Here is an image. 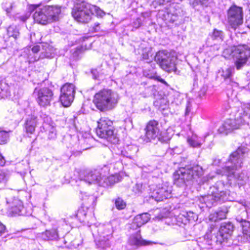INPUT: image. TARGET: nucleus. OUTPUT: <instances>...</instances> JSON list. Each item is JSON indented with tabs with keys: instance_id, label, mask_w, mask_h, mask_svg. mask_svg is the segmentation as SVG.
Here are the masks:
<instances>
[{
	"instance_id": "nucleus-44",
	"label": "nucleus",
	"mask_w": 250,
	"mask_h": 250,
	"mask_svg": "<svg viewBox=\"0 0 250 250\" xmlns=\"http://www.w3.org/2000/svg\"><path fill=\"white\" fill-rule=\"evenodd\" d=\"M12 7L13 5L10 2H6L3 4V8L7 13H10L11 12Z\"/></svg>"
},
{
	"instance_id": "nucleus-40",
	"label": "nucleus",
	"mask_w": 250,
	"mask_h": 250,
	"mask_svg": "<svg viewBox=\"0 0 250 250\" xmlns=\"http://www.w3.org/2000/svg\"><path fill=\"white\" fill-rule=\"evenodd\" d=\"M170 1V0H152L151 6H153L154 8H156L159 5L165 4Z\"/></svg>"
},
{
	"instance_id": "nucleus-53",
	"label": "nucleus",
	"mask_w": 250,
	"mask_h": 250,
	"mask_svg": "<svg viewBox=\"0 0 250 250\" xmlns=\"http://www.w3.org/2000/svg\"><path fill=\"white\" fill-rule=\"evenodd\" d=\"M139 228H140V226H137V224H135L134 219L132 223L130 224V228L133 230H136Z\"/></svg>"
},
{
	"instance_id": "nucleus-2",
	"label": "nucleus",
	"mask_w": 250,
	"mask_h": 250,
	"mask_svg": "<svg viewBox=\"0 0 250 250\" xmlns=\"http://www.w3.org/2000/svg\"><path fill=\"white\" fill-rule=\"evenodd\" d=\"M119 100L117 92L109 89H104L95 94L93 102L99 110L106 112L115 108Z\"/></svg>"
},
{
	"instance_id": "nucleus-27",
	"label": "nucleus",
	"mask_w": 250,
	"mask_h": 250,
	"mask_svg": "<svg viewBox=\"0 0 250 250\" xmlns=\"http://www.w3.org/2000/svg\"><path fill=\"white\" fill-rule=\"evenodd\" d=\"M149 219V215L147 213L139 214L136 216L134 218V223L135 224H137V226H139L141 227L142 226L146 223Z\"/></svg>"
},
{
	"instance_id": "nucleus-54",
	"label": "nucleus",
	"mask_w": 250,
	"mask_h": 250,
	"mask_svg": "<svg viewBox=\"0 0 250 250\" xmlns=\"http://www.w3.org/2000/svg\"><path fill=\"white\" fill-rule=\"evenodd\" d=\"M99 25L98 23H95L94 26L93 27L95 32H98L99 31L100 29Z\"/></svg>"
},
{
	"instance_id": "nucleus-12",
	"label": "nucleus",
	"mask_w": 250,
	"mask_h": 250,
	"mask_svg": "<svg viewBox=\"0 0 250 250\" xmlns=\"http://www.w3.org/2000/svg\"><path fill=\"white\" fill-rule=\"evenodd\" d=\"M227 20L231 28L235 29L243 23V11L242 7L232 5L228 10Z\"/></svg>"
},
{
	"instance_id": "nucleus-64",
	"label": "nucleus",
	"mask_w": 250,
	"mask_h": 250,
	"mask_svg": "<svg viewBox=\"0 0 250 250\" xmlns=\"http://www.w3.org/2000/svg\"><path fill=\"white\" fill-rule=\"evenodd\" d=\"M152 171V169L150 170L148 172Z\"/></svg>"
},
{
	"instance_id": "nucleus-25",
	"label": "nucleus",
	"mask_w": 250,
	"mask_h": 250,
	"mask_svg": "<svg viewBox=\"0 0 250 250\" xmlns=\"http://www.w3.org/2000/svg\"><path fill=\"white\" fill-rule=\"evenodd\" d=\"M188 144L193 147H200L204 142V140L196 134H193L187 140Z\"/></svg>"
},
{
	"instance_id": "nucleus-23",
	"label": "nucleus",
	"mask_w": 250,
	"mask_h": 250,
	"mask_svg": "<svg viewBox=\"0 0 250 250\" xmlns=\"http://www.w3.org/2000/svg\"><path fill=\"white\" fill-rule=\"evenodd\" d=\"M37 125V118L34 115L29 116L24 124L25 128L27 133H33Z\"/></svg>"
},
{
	"instance_id": "nucleus-3",
	"label": "nucleus",
	"mask_w": 250,
	"mask_h": 250,
	"mask_svg": "<svg viewBox=\"0 0 250 250\" xmlns=\"http://www.w3.org/2000/svg\"><path fill=\"white\" fill-rule=\"evenodd\" d=\"M203 174V169L199 166L190 168H180L173 173L174 184L179 187L187 186L195 181L198 182V179Z\"/></svg>"
},
{
	"instance_id": "nucleus-18",
	"label": "nucleus",
	"mask_w": 250,
	"mask_h": 250,
	"mask_svg": "<svg viewBox=\"0 0 250 250\" xmlns=\"http://www.w3.org/2000/svg\"><path fill=\"white\" fill-rule=\"evenodd\" d=\"M147 242L143 240L140 233V230L138 231L135 234L131 235L128 238L126 247L129 250H134L139 247L147 245Z\"/></svg>"
},
{
	"instance_id": "nucleus-41",
	"label": "nucleus",
	"mask_w": 250,
	"mask_h": 250,
	"mask_svg": "<svg viewBox=\"0 0 250 250\" xmlns=\"http://www.w3.org/2000/svg\"><path fill=\"white\" fill-rule=\"evenodd\" d=\"M50 47L49 46H47L45 49L44 52H42L41 54L40 55L41 56L40 59H43L44 58H51L52 57V53L50 52Z\"/></svg>"
},
{
	"instance_id": "nucleus-16",
	"label": "nucleus",
	"mask_w": 250,
	"mask_h": 250,
	"mask_svg": "<svg viewBox=\"0 0 250 250\" xmlns=\"http://www.w3.org/2000/svg\"><path fill=\"white\" fill-rule=\"evenodd\" d=\"M171 187L164 185L155 189L151 197L157 202L162 201L171 197Z\"/></svg>"
},
{
	"instance_id": "nucleus-38",
	"label": "nucleus",
	"mask_w": 250,
	"mask_h": 250,
	"mask_svg": "<svg viewBox=\"0 0 250 250\" xmlns=\"http://www.w3.org/2000/svg\"><path fill=\"white\" fill-rule=\"evenodd\" d=\"M9 138L8 133L5 131H0V144H6Z\"/></svg>"
},
{
	"instance_id": "nucleus-35",
	"label": "nucleus",
	"mask_w": 250,
	"mask_h": 250,
	"mask_svg": "<svg viewBox=\"0 0 250 250\" xmlns=\"http://www.w3.org/2000/svg\"><path fill=\"white\" fill-rule=\"evenodd\" d=\"M184 214H186L188 221V223L194 222L197 219V216L196 214L192 211H184Z\"/></svg>"
},
{
	"instance_id": "nucleus-7",
	"label": "nucleus",
	"mask_w": 250,
	"mask_h": 250,
	"mask_svg": "<svg viewBox=\"0 0 250 250\" xmlns=\"http://www.w3.org/2000/svg\"><path fill=\"white\" fill-rule=\"evenodd\" d=\"M223 54L225 58L226 55H231L236 69L240 70L246 64L250 57V48L246 45H239L225 49Z\"/></svg>"
},
{
	"instance_id": "nucleus-55",
	"label": "nucleus",
	"mask_w": 250,
	"mask_h": 250,
	"mask_svg": "<svg viewBox=\"0 0 250 250\" xmlns=\"http://www.w3.org/2000/svg\"><path fill=\"white\" fill-rule=\"evenodd\" d=\"M29 17V16L25 15L20 17L19 18L23 22H24Z\"/></svg>"
},
{
	"instance_id": "nucleus-22",
	"label": "nucleus",
	"mask_w": 250,
	"mask_h": 250,
	"mask_svg": "<svg viewBox=\"0 0 250 250\" xmlns=\"http://www.w3.org/2000/svg\"><path fill=\"white\" fill-rule=\"evenodd\" d=\"M234 73V68L233 67H228L221 68L218 71V74L223 78L225 82L228 83H233L232 77Z\"/></svg>"
},
{
	"instance_id": "nucleus-6",
	"label": "nucleus",
	"mask_w": 250,
	"mask_h": 250,
	"mask_svg": "<svg viewBox=\"0 0 250 250\" xmlns=\"http://www.w3.org/2000/svg\"><path fill=\"white\" fill-rule=\"evenodd\" d=\"M95 8L83 0H76L71 14L74 19L80 22L87 23L91 19L92 9Z\"/></svg>"
},
{
	"instance_id": "nucleus-14",
	"label": "nucleus",
	"mask_w": 250,
	"mask_h": 250,
	"mask_svg": "<svg viewBox=\"0 0 250 250\" xmlns=\"http://www.w3.org/2000/svg\"><path fill=\"white\" fill-rule=\"evenodd\" d=\"M34 94L37 97L38 103L42 106L49 105L53 99V91L48 87H43L40 89L36 88Z\"/></svg>"
},
{
	"instance_id": "nucleus-21",
	"label": "nucleus",
	"mask_w": 250,
	"mask_h": 250,
	"mask_svg": "<svg viewBox=\"0 0 250 250\" xmlns=\"http://www.w3.org/2000/svg\"><path fill=\"white\" fill-rule=\"evenodd\" d=\"M44 7L45 8L44 11L46 12L47 15H48L51 22L58 20L59 16L61 12L60 7L49 5Z\"/></svg>"
},
{
	"instance_id": "nucleus-10",
	"label": "nucleus",
	"mask_w": 250,
	"mask_h": 250,
	"mask_svg": "<svg viewBox=\"0 0 250 250\" xmlns=\"http://www.w3.org/2000/svg\"><path fill=\"white\" fill-rule=\"evenodd\" d=\"M155 61L163 70L167 72L176 70V58L167 50L158 52L155 56Z\"/></svg>"
},
{
	"instance_id": "nucleus-34",
	"label": "nucleus",
	"mask_w": 250,
	"mask_h": 250,
	"mask_svg": "<svg viewBox=\"0 0 250 250\" xmlns=\"http://www.w3.org/2000/svg\"><path fill=\"white\" fill-rule=\"evenodd\" d=\"M25 213L22 202L21 200L17 201V214L23 215Z\"/></svg>"
},
{
	"instance_id": "nucleus-58",
	"label": "nucleus",
	"mask_w": 250,
	"mask_h": 250,
	"mask_svg": "<svg viewBox=\"0 0 250 250\" xmlns=\"http://www.w3.org/2000/svg\"><path fill=\"white\" fill-rule=\"evenodd\" d=\"M165 216L164 215H158L156 217V218L158 219V220H160L161 219H162L163 217H164Z\"/></svg>"
},
{
	"instance_id": "nucleus-13",
	"label": "nucleus",
	"mask_w": 250,
	"mask_h": 250,
	"mask_svg": "<svg viewBox=\"0 0 250 250\" xmlns=\"http://www.w3.org/2000/svg\"><path fill=\"white\" fill-rule=\"evenodd\" d=\"M75 93V86L72 83H65L62 87L60 99L64 107H68L71 104L74 100Z\"/></svg>"
},
{
	"instance_id": "nucleus-59",
	"label": "nucleus",
	"mask_w": 250,
	"mask_h": 250,
	"mask_svg": "<svg viewBox=\"0 0 250 250\" xmlns=\"http://www.w3.org/2000/svg\"><path fill=\"white\" fill-rule=\"evenodd\" d=\"M247 22L248 23V27L250 29V21H247Z\"/></svg>"
},
{
	"instance_id": "nucleus-30",
	"label": "nucleus",
	"mask_w": 250,
	"mask_h": 250,
	"mask_svg": "<svg viewBox=\"0 0 250 250\" xmlns=\"http://www.w3.org/2000/svg\"><path fill=\"white\" fill-rule=\"evenodd\" d=\"M10 92L7 84L4 82H0V98H5L10 96Z\"/></svg>"
},
{
	"instance_id": "nucleus-37",
	"label": "nucleus",
	"mask_w": 250,
	"mask_h": 250,
	"mask_svg": "<svg viewBox=\"0 0 250 250\" xmlns=\"http://www.w3.org/2000/svg\"><path fill=\"white\" fill-rule=\"evenodd\" d=\"M10 177V174L8 172L4 171H0V183L5 184Z\"/></svg>"
},
{
	"instance_id": "nucleus-17",
	"label": "nucleus",
	"mask_w": 250,
	"mask_h": 250,
	"mask_svg": "<svg viewBox=\"0 0 250 250\" xmlns=\"http://www.w3.org/2000/svg\"><path fill=\"white\" fill-rule=\"evenodd\" d=\"M102 235L100 239L96 242V246L98 248L104 249L110 246L109 239L112 237V230L110 226L105 227V230L101 232Z\"/></svg>"
},
{
	"instance_id": "nucleus-32",
	"label": "nucleus",
	"mask_w": 250,
	"mask_h": 250,
	"mask_svg": "<svg viewBox=\"0 0 250 250\" xmlns=\"http://www.w3.org/2000/svg\"><path fill=\"white\" fill-rule=\"evenodd\" d=\"M7 203L8 205L7 211L6 212L7 215L8 216L13 217L15 215V211H16V208H15V202L14 201H13L11 203L7 200Z\"/></svg>"
},
{
	"instance_id": "nucleus-4",
	"label": "nucleus",
	"mask_w": 250,
	"mask_h": 250,
	"mask_svg": "<svg viewBox=\"0 0 250 250\" xmlns=\"http://www.w3.org/2000/svg\"><path fill=\"white\" fill-rule=\"evenodd\" d=\"M233 230L234 226L231 222L222 223L216 234H212L211 231L206 233L204 243L209 247L215 244L221 245L231 236Z\"/></svg>"
},
{
	"instance_id": "nucleus-19",
	"label": "nucleus",
	"mask_w": 250,
	"mask_h": 250,
	"mask_svg": "<svg viewBox=\"0 0 250 250\" xmlns=\"http://www.w3.org/2000/svg\"><path fill=\"white\" fill-rule=\"evenodd\" d=\"M158 16L165 21L166 23H173L177 21L179 18L178 15L177 13H172L171 9L159 10Z\"/></svg>"
},
{
	"instance_id": "nucleus-36",
	"label": "nucleus",
	"mask_w": 250,
	"mask_h": 250,
	"mask_svg": "<svg viewBox=\"0 0 250 250\" xmlns=\"http://www.w3.org/2000/svg\"><path fill=\"white\" fill-rule=\"evenodd\" d=\"M177 221L180 226L181 224L186 225L188 223V221L186 214H184V211H182L177 217Z\"/></svg>"
},
{
	"instance_id": "nucleus-39",
	"label": "nucleus",
	"mask_w": 250,
	"mask_h": 250,
	"mask_svg": "<svg viewBox=\"0 0 250 250\" xmlns=\"http://www.w3.org/2000/svg\"><path fill=\"white\" fill-rule=\"evenodd\" d=\"M115 206L118 209H124L126 206V203L121 198L118 197L115 202Z\"/></svg>"
},
{
	"instance_id": "nucleus-61",
	"label": "nucleus",
	"mask_w": 250,
	"mask_h": 250,
	"mask_svg": "<svg viewBox=\"0 0 250 250\" xmlns=\"http://www.w3.org/2000/svg\"><path fill=\"white\" fill-rule=\"evenodd\" d=\"M132 147H134L135 149H137V151L138 150V149L136 148V146H132Z\"/></svg>"
},
{
	"instance_id": "nucleus-57",
	"label": "nucleus",
	"mask_w": 250,
	"mask_h": 250,
	"mask_svg": "<svg viewBox=\"0 0 250 250\" xmlns=\"http://www.w3.org/2000/svg\"><path fill=\"white\" fill-rule=\"evenodd\" d=\"M190 109L188 105L187 106L186 110V115H188V113L190 112Z\"/></svg>"
},
{
	"instance_id": "nucleus-11",
	"label": "nucleus",
	"mask_w": 250,
	"mask_h": 250,
	"mask_svg": "<svg viewBox=\"0 0 250 250\" xmlns=\"http://www.w3.org/2000/svg\"><path fill=\"white\" fill-rule=\"evenodd\" d=\"M97 123L98 126L96 128L97 135L101 138L112 141V139H115L113 122L108 118H101Z\"/></svg>"
},
{
	"instance_id": "nucleus-43",
	"label": "nucleus",
	"mask_w": 250,
	"mask_h": 250,
	"mask_svg": "<svg viewBox=\"0 0 250 250\" xmlns=\"http://www.w3.org/2000/svg\"><path fill=\"white\" fill-rule=\"evenodd\" d=\"M207 0H189V2L190 4H191L193 7H195L197 5L203 4L204 2Z\"/></svg>"
},
{
	"instance_id": "nucleus-49",
	"label": "nucleus",
	"mask_w": 250,
	"mask_h": 250,
	"mask_svg": "<svg viewBox=\"0 0 250 250\" xmlns=\"http://www.w3.org/2000/svg\"><path fill=\"white\" fill-rule=\"evenodd\" d=\"M107 175H108L105 176L104 178L101 179L99 186L104 187V184H108V183H109V176H107Z\"/></svg>"
},
{
	"instance_id": "nucleus-48",
	"label": "nucleus",
	"mask_w": 250,
	"mask_h": 250,
	"mask_svg": "<svg viewBox=\"0 0 250 250\" xmlns=\"http://www.w3.org/2000/svg\"><path fill=\"white\" fill-rule=\"evenodd\" d=\"M7 232V228L5 225L0 221V236Z\"/></svg>"
},
{
	"instance_id": "nucleus-29",
	"label": "nucleus",
	"mask_w": 250,
	"mask_h": 250,
	"mask_svg": "<svg viewBox=\"0 0 250 250\" xmlns=\"http://www.w3.org/2000/svg\"><path fill=\"white\" fill-rule=\"evenodd\" d=\"M209 38L208 40H212L216 42H222L224 39V33L221 31L216 29H214L213 32L209 34Z\"/></svg>"
},
{
	"instance_id": "nucleus-52",
	"label": "nucleus",
	"mask_w": 250,
	"mask_h": 250,
	"mask_svg": "<svg viewBox=\"0 0 250 250\" xmlns=\"http://www.w3.org/2000/svg\"><path fill=\"white\" fill-rule=\"evenodd\" d=\"M6 163V161L3 156L0 153V166H4Z\"/></svg>"
},
{
	"instance_id": "nucleus-15",
	"label": "nucleus",
	"mask_w": 250,
	"mask_h": 250,
	"mask_svg": "<svg viewBox=\"0 0 250 250\" xmlns=\"http://www.w3.org/2000/svg\"><path fill=\"white\" fill-rule=\"evenodd\" d=\"M146 136L149 140L157 139L161 143L167 142L166 139L161 136V132L158 122L155 120H151L146 127Z\"/></svg>"
},
{
	"instance_id": "nucleus-60",
	"label": "nucleus",
	"mask_w": 250,
	"mask_h": 250,
	"mask_svg": "<svg viewBox=\"0 0 250 250\" xmlns=\"http://www.w3.org/2000/svg\"><path fill=\"white\" fill-rule=\"evenodd\" d=\"M146 168V167H144V168H143V170H144V171H145V172H147L146 170H145V168Z\"/></svg>"
},
{
	"instance_id": "nucleus-47",
	"label": "nucleus",
	"mask_w": 250,
	"mask_h": 250,
	"mask_svg": "<svg viewBox=\"0 0 250 250\" xmlns=\"http://www.w3.org/2000/svg\"><path fill=\"white\" fill-rule=\"evenodd\" d=\"M28 48H29L32 53H35V54H38V52L40 50V46L38 45L33 46L32 47L30 46Z\"/></svg>"
},
{
	"instance_id": "nucleus-20",
	"label": "nucleus",
	"mask_w": 250,
	"mask_h": 250,
	"mask_svg": "<svg viewBox=\"0 0 250 250\" xmlns=\"http://www.w3.org/2000/svg\"><path fill=\"white\" fill-rule=\"evenodd\" d=\"M44 11V7L42 8L37 9L33 15V18L35 21L42 25H45L51 22L48 15H47V13L45 12Z\"/></svg>"
},
{
	"instance_id": "nucleus-62",
	"label": "nucleus",
	"mask_w": 250,
	"mask_h": 250,
	"mask_svg": "<svg viewBox=\"0 0 250 250\" xmlns=\"http://www.w3.org/2000/svg\"><path fill=\"white\" fill-rule=\"evenodd\" d=\"M17 34H18V32H17V35H16V36H17V37L18 36ZM18 34H19V33H18Z\"/></svg>"
},
{
	"instance_id": "nucleus-45",
	"label": "nucleus",
	"mask_w": 250,
	"mask_h": 250,
	"mask_svg": "<svg viewBox=\"0 0 250 250\" xmlns=\"http://www.w3.org/2000/svg\"><path fill=\"white\" fill-rule=\"evenodd\" d=\"M7 34L10 37H12L14 39L16 38V32L15 28L13 26H9L7 29Z\"/></svg>"
},
{
	"instance_id": "nucleus-9",
	"label": "nucleus",
	"mask_w": 250,
	"mask_h": 250,
	"mask_svg": "<svg viewBox=\"0 0 250 250\" xmlns=\"http://www.w3.org/2000/svg\"><path fill=\"white\" fill-rule=\"evenodd\" d=\"M109 171V168L106 166L93 170H86L81 173L80 179L88 185L98 184L99 185L101 179L108 175Z\"/></svg>"
},
{
	"instance_id": "nucleus-46",
	"label": "nucleus",
	"mask_w": 250,
	"mask_h": 250,
	"mask_svg": "<svg viewBox=\"0 0 250 250\" xmlns=\"http://www.w3.org/2000/svg\"><path fill=\"white\" fill-rule=\"evenodd\" d=\"M143 186L142 184H137L133 188V190L136 194H139L142 192Z\"/></svg>"
},
{
	"instance_id": "nucleus-42",
	"label": "nucleus",
	"mask_w": 250,
	"mask_h": 250,
	"mask_svg": "<svg viewBox=\"0 0 250 250\" xmlns=\"http://www.w3.org/2000/svg\"><path fill=\"white\" fill-rule=\"evenodd\" d=\"M94 7L95 8L92 9V15L95 13L98 16L102 17L105 15L104 12L100 9L98 7L94 5Z\"/></svg>"
},
{
	"instance_id": "nucleus-56",
	"label": "nucleus",
	"mask_w": 250,
	"mask_h": 250,
	"mask_svg": "<svg viewBox=\"0 0 250 250\" xmlns=\"http://www.w3.org/2000/svg\"><path fill=\"white\" fill-rule=\"evenodd\" d=\"M38 6V5H31L29 8L30 10H34V9H36Z\"/></svg>"
},
{
	"instance_id": "nucleus-1",
	"label": "nucleus",
	"mask_w": 250,
	"mask_h": 250,
	"mask_svg": "<svg viewBox=\"0 0 250 250\" xmlns=\"http://www.w3.org/2000/svg\"><path fill=\"white\" fill-rule=\"evenodd\" d=\"M247 125L250 129V104L244 105L235 115L234 120L228 119L218 129L221 133L227 134L234 129Z\"/></svg>"
},
{
	"instance_id": "nucleus-26",
	"label": "nucleus",
	"mask_w": 250,
	"mask_h": 250,
	"mask_svg": "<svg viewBox=\"0 0 250 250\" xmlns=\"http://www.w3.org/2000/svg\"><path fill=\"white\" fill-rule=\"evenodd\" d=\"M42 237L45 240H56L58 239L59 234L57 229H53L43 232Z\"/></svg>"
},
{
	"instance_id": "nucleus-63",
	"label": "nucleus",
	"mask_w": 250,
	"mask_h": 250,
	"mask_svg": "<svg viewBox=\"0 0 250 250\" xmlns=\"http://www.w3.org/2000/svg\"><path fill=\"white\" fill-rule=\"evenodd\" d=\"M214 164H216V162H215V161L214 162Z\"/></svg>"
},
{
	"instance_id": "nucleus-33",
	"label": "nucleus",
	"mask_w": 250,
	"mask_h": 250,
	"mask_svg": "<svg viewBox=\"0 0 250 250\" xmlns=\"http://www.w3.org/2000/svg\"><path fill=\"white\" fill-rule=\"evenodd\" d=\"M109 183H108V184H104V187L111 186L115 183L119 182L120 181V177L117 174L111 175L109 176Z\"/></svg>"
},
{
	"instance_id": "nucleus-5",
	"label": "nucleus",
	"mask_w": 250,
	"mask_h": 250,
	"mask_svg": "<svg viewBox=\"0 0 250 250\" xmlns=\"http://www.w3.org/2000/svg\"><path fill=\"white\" fill-rule=\"evenodd\" d=\"M229 191L225 190V185L221 181H218L211 187L208 194L202 197V200L208 207H211L217 202H225L228 199Z\"/></svg>"
},
{
	"instance_id": "nucleus-51",
	"label": "nucleus",
	"mask_w": 250,
	"mask_h": 250,
	"mask_svg": "<svg viewBox=\"0 0 250 250\" xmlns=\"http://www.w3.org/2000/svg\"><path fill=\"white\" fill-rule=\"evenodd\" d=\"M153 78L154 79L157 80L158 81H159L167 85V83L164 79H162L160 76H154L153 77Z\"/></svg>"
},
{
	"instance_id": "nucleus-28",
	"label": "nucleus",
	"mask_w": 250,
	"mask_h": 250,
	"mask_svg": "<svg viewBox=\"0 0 250 250\" xmlns=\"http://www.w3.org/2000/svg\"><path fill=\"white\" fill-rule=\"evenodd\" d=\"M22 56L28 59L29 62L37 61L41 58L40 55L32 53L29 48L24 49L23 54H21V56Z\"/></svg>"
},
{
	"instance_id": "nucleus-50",
	"label": "nucleus",
	"mask_w": 250,
	"mask_h": 250,
	"mask_svg": "<svg viewBox=\"0 0 250 250\" xmlns=\"http://www.w3.org/2000/svg\"><path fill=\"white\" fill-rule=\"evenodd\" d=\"M142 25L141 20L140 18H137L136 21L133 22V26L138 28L140 27Z\"/></svg>"
},
{
	"instance_id": "nucleus-24",
	"label": "nucleus",
	"mask_w": 250,
	"mask_h": 250,
	"mask_svg": "<svg viewBox=\"0 0 250 250\" xmlns=\"http://www.w3.org/2000/svg\"><path fill=\"white\" fill-rule=\"evenodd\" d=\"M236 220L238 223H240L244 234L247 235L250 238V222L240 216L237 217Z\"/></svg>"
},
{
	"instance_id": "nucleus-31",
	"label": "nucleus",
	"mask_w": 250,
	"mask_h": 250,
	"mask_svg": "<svg viewBox=\"0 0 250 250\" xmlns=\"http://www.w3.org/2000/svg\"><path fill=\"white\" fill-rule=\"evenodd\" d=\"M227 211L225 210H221L215 213L210 214L209 216V220L212 221H216L218 220H222L226 218Z\"/></svg>"
},
{
	"instance_id": "nucleus-8",
	"label": "nucleus",
	"mask_w": 250,
	"mask_h": 250,
	"mask_svg": "<svg viewBox=\"0 0 250 250\" xmlns=\"http://www.w3.org/2000/svg\"><path fill=\"white\" fill-rule=\"evenodd\" d=\"M245 152V149L240 147L232 152L229 156L227 165L222 168V174L228 177L238 178L235 171L242 167Z\"/></svg>"
}]
</instances>
